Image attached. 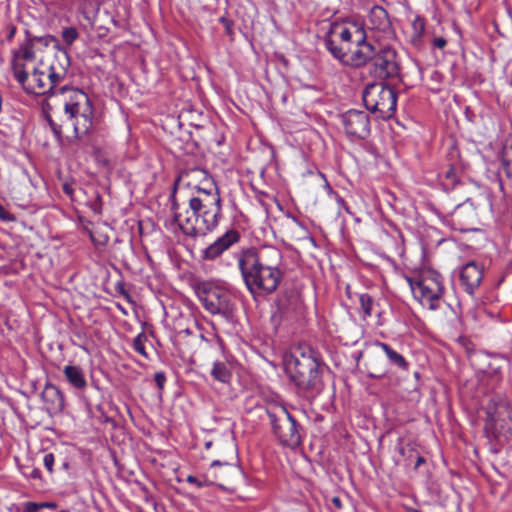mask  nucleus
I'll use <instances>...</instances> for the list:
<instances>
[{
  "instance_id": "f257e3e1",
  "label": "nucleus",
  "mask_w": 512,
  "mask_h": 512,
  "mask_svg": "<svg viewBox=\"0 0 512 512\" xmlns=\"http://www.w3.org/2000/svg\"><path fill=\"white\" fill-rule=\"evenodd\" d=\"M326 50L341 64L359 68L373 62L379 78L395 77L399 73L396 51L389 46H374L367 40L361 23L334 21L329 23L323 35Z\"/></svg>"
},
{
  "instance_id": "f03ea898",
  "label": "nucleus",
  "mask_w": 512,
  "mask_h": 512,
  "mask_svg": "<svg viewBox=\"0 0 512 512\" xmlns=\"http://www.w3.org/2000/svg\"><path fill=\"white\" fill-rule=\"evenodd\" d=\"M185 176L189 178L188 186H191L195 193L190 197L185 213L177 211L179 205L174 194L171 196L174 221L189 237L206 236L218 226L220 220L222 207L218 187L212 176L204 169H191Z\"/></svg>"
},
{
  "instance_id": "7ed1b4c3",
  "label": "nucleus",
  "mask_w": 512,
  "mask_h": 512,
  "mask_svg": "<svg viewBox=\"0 0 512 512\" xmlns=\"http://www.w3.org/2000/svg\"><path fill=\"white\" fill-rule=\"evenodd\" d=\"M245 287L252 295L272 294L279 287L285 264L281 250L274 246L248 247L235 253Z\"/></svg>"
},
{
  "instance_id": "20e7f679",
  "label": "nucleus",
  "mask_w": 512,
  "mask_h": 512,
  "mask_svg": "<svg viewBox=\"0 0 512 512\" xmlns=\"http://www.w3.org/2000/svg\"><path fill=\"white\" fill-rule=\"evenodd\" d=\"M70 66L67 49H58L49 63L40 61L33 66L31 73L28 72L27 82L20 84L28 93L49 97L62 95L69 88L63 83L69 76Z\"/></svg>"
},
{
  "instance_id": "39448f33",
  "label": "nucleus",
  "mask_w": 512,
  "mask_h": 512,
  "mask_svg": "<svg viewBox=\"0 0 512 512\" xmlns=\"http://www.w3.org/2000/svg\"><path fill=\"white\" fill-rule=\"evenodd\" d=\"M62 96L64 121L72 126L75 138L81 139L93 127L92 102L88 95L78 88L69 87Z\"/></svg>"
},
{
  "instance_id": "423d86ee",
  "label": "nucleus",
  "mask_w": 512,
  "mask_h": 512,
  "mask_svg": "<svg viewBox=\"0 0 512 512\" xmlns=\"http://www.w3.org/2000/svg\"><path fill=\"white\" fill-rule=\"evenodd\" d=\"M286 369L291 381L304 396L313 397L321 391L319 362L311 353L300 352L299 355H292L287 360Z\"/></svg>"
},
{
  "instance_id": "0eeeda50",
  "label": "nucleus",
  "mask_w": 512,
  "mask_h": 512,
  "mask_svg": "<svg viewBox=\"0 0 512 512\" xmlns=\"http://www.w3.org/2000/svg\"><path fill=\"white\" fill-rule=\"evenodd\" d=\"M414 298L423 308L436 311L445 305V287L442 276L436 271H427L418 278H408Z\"/></svg>"
},
{
  "instance_id": "6e6552de",
  "label": "nucleus",
  "mask_w": 512,
  "mask_h": 512,
  "mask_svg": "<svg viewBox=\"0 0 512 512\" xmlns=\"http://www.w3.org/2000/svg\"><path fill=\"white\" fill-rule=\"evenodd\" d=\"M204 309L212 315L221 316L226 322L234 321L237 309L233 293L224 286L206 283L198 294Z\"/></svg>"
},
{
  "instance_id": "1a4fd4ad",
  "label": "nucleus",
  "mask_w": 512,
  "mask_h": 512,
  "mask_svg": "<svg viewBox=\"0 0 512 512\" xmlns=\"http://www.w3.org/2000/svg\"><path fill=\"white\" fill-rule=\"evenodd\" d=\"M363 102L367 110L379 119H390L396 112L397 94L384 83L368 85L363 92Z\"/></svg>"
},
{
  "instance_id": "9d476101",
  "label": "nucleus",
  "mask_w": 512,
  "mask_h": 512,
  "mask_svg": "<svg viewBox=\"0 0 512 512\" xmlns=\"http://www.w3.org/2000/svg\"><path fill=\"white\" fill-rule=\"evenodd\" d=\"M268 418L273 433L279 441L288 447H296L301 443L297 421L283 407L275 411H268Z\"/></svg>"
},
{
  "instance_id": "9b49d317",
  "label": "nucleus",
  "mask_w": 512,
  "mask_h": 512,
  "mask_svg": "<svg viewBox=\"0 0 512 512\" xmlns=\"http://www.w3.org/2000/svg\"><path fill=\"white\" fill-rule=\"evenodd\" d=\"M346 134L352 139H366L371 132L368 114L360 110H348L341 116Z\"/></svg>"
},
{
  "instance_id": "f8f14e48",
  "label": "nucleus",
  "mask_w": 512,
  "mask_h": 512,
  "mask_svg": "<svg viewBox=\"0 0 512 512\" xmlns=\"http://www.w3.org/2000/svg\"><path fill=\"white\" fill-rule=\"evenodd\" d=\"M36 48L33 42L27 40L13 53L12 69L18 83H25L28 80L27 63L35 58Z\"/></svg>"
},
{
  "instance_id": "ddd939ff",
  "label": "nucleus",
  "mask_w": 512,
  "mask_h": 512,
  "mask_svg": "<svg viewBox=\"0 0 512 512\" xmlns=\"http://www.w3.org/2000/svg\"><path fill=\"white\" fill-rule=\"evenodd\" d=\"M460 283L465 292L472 295L480 286L483 278V267L474 261L465 264L460 270Z\"/></svg>"
},
{
  "instance_id": "4468645a",
  "label": "nucleus",
  "mask_w": 512,
  "mask_h": 512,
  "mask_svg": "<svg viewBox=\"0 0 512 512\" xmlns=\"http://www.w3.org/2000/svg\"><path fill=\"white\" fill-rule=\"evenodd\" d=\"M239 240L240 234L238 231L234 229L228 230L203 251V258L206 260H214Z\"/></svg>"
},
{
  "instance_id": "2eb2a0df",
  "label": "nucleus",
  "mask_w": 512,
  "mask_h": 512,
  "mask_svg": "<svg viewBox=\"0 0 512 512\" xmlns=\"http://www.w3.org/2000/svg\"><path fill=\"white\" fill-rule=\"evenodd\" d=\"M62 372L67 384L75 392H82L87 388L88 383L82 367L68 364L63 367Z\"/></svg>"
},
{
  "instance_id": "dca6fc26",
  "label": "nucleus",
  "mask_w": 512,
  "mask_h": 512,
  "mask_svg": "<svg viewBox=\"0 0 512 512\" xmlns=\"http://www.w3.org/2000/svg\"><path fill=\"white\" fill-rule=\"evenodd\" d=\"M486 369L484 373L492 378L494 383L502 379L503 370L508 366V359L503 355H487Z\"/></svg>"
},
{
  "instance_id": "f3484780",
  "label": "nucleus",
  "mask_w": 512,
  "mask_h": 512,
  "mask_svg": "<svg viewBox=\"0 0 512 512\" xmlns=\"http://www.w3.org/2000/svg\"><path fill=\"white\" fill-rule=\"evenodd\" d=\"M475 218V210L471 205L460 204L458 205L453 214L452 219L454 223L459 224V230L466 231L470 229Z\"/></svg>"
},
{
  "instance_id": "a211bd4d",
  "label": "nucleus",
  "mask_w": 512,
  "mask_h": 512,
  "mask_svg": "<svg viewBox=\"0 0 512 512\" xmlns=\"http://www.w3.org/2000/svg\"><path fill=\"white\" fill-rule=\"evenodd\" d=\"M375 345L382 349L391 365L404 371L408 370L409 364L406 359L396 350L392 349L390 345L379 341H377Z\"/></svg>"
},
{
  "instance_id": "6ab92c4d",
  "label": "nucleus",
  "mask_w": 512,
  "mask_h": 512,
  "mask_svg": "<svg viewBox=\"0 0 512 512\" xmlns=\"http://www.w3.org/2000/svg\"><path fill=\"white\" fill-rule=\"evenodd\" d=\"M500 159L502 170L507 178L512 179V134H509L504 140Z\"/></svg>"
},
{
  "instance_id": "aec40b11",
  "label": "nucleus",
  "mask_w": 512,
  "mask_h": 512,
  "mask_svg": "<svg viewBox=\"0 0 512 512\" xmlns=\"http://www.w3.org/2000/svg\"><path fill=\"white\" fill-rule=\"evenodd\" d=\"M370 21L374 28L378 30H385L389 27V20L386 11L381 7H375L371 10Z\"/></svg>"
},
{
  "instance_id": "412c9836",
  "label": "nucleus",
  "mask_w": 512,
  "mask_h": 512,
  "mask_svg": "<svg viewBox=\"0 0 512 512\" xmlns=\"http://www.w3.org/2000/svg\"><path fill=\"white\" fill-rule=\"evenodd\" d=\"M211 375L213 378L221 383H228L231 379V372L227 365L223 362H214Z\"/></svg>"
},
{
  "instance_id": "4be33fe9",
  "label": "nucleus",
  "mask_w": 512,
  "mask_h": 512,
  "mask_svg": "<svg viewBox=\"0 0 512 512\" xmlns=\"http://www.w3.org/2000/svg\"><path fill=\"white\" fill-rule=\"evenodd\" d=\"M28 39L30 42H33L36 49H40L41 47H48L51 44H53L57 50L63 49L62 47H59L58 41L51 35L33 36L28 37Z\"/></svg>"
},
{
  "instance_id": "5701e85b",
  "label": "nucleus",
  "mask_w": 512,
  "mask_h": 512,
  "mask_svg": "<svg viewBox=\"0 0 512 512\" xmlns=\"http://www.w3.org/2000/svg\"><path fill=\"white\" fill-rule=\"evenodd\" d=\"M359 303L363 312V318L366 319L368 317H371L374 305L373 298L367 293L360 294Z\"/></svg>"
},
{
  "instance_id": "b1692460",
  "label": "nucleus",
  "mask_w": 512,
  "mask_h": 512,
  "mask_svg": "<svg viewBox=\"0 0 512 512\" xmlns=\"http://www.w3.org/2000/svg\"><path fill=\"white\" fill-rule=\"evenodd\" d=\"M78 38V32L75 28L69 27L62 31V39L67 46H71Z\"/></svg>"
},
{
  "instance_id": "393cba45",
  "label": "nucleus",
  "mask_w": 512,
  "mask_h": 512,
  "mask_svg": "<svg viewBox=\"0 0 512 512\" xmlns=\"http://www.w3.org/2000/svg\"><path fill=\"white\" fill-rule=\"evenodd\" d=\"M444 185L452 188L457 183V174L453 167H449L444 171Z\"/></svg>"
},
{
  "instance_id": "a878e982",
  "label": "nucleus",
  "mask_w": 512,
  "mask_h": 512,
  "mask_svg": "<svg viewBox=\"0 0 512 512\" xmlns=\"http://www.w3.org/2000/svg\"><path fill=\"white\" fill-rule=\"evenodd\" d=\"M144 340H145V336L143 334L137 335L133 340V349L137 353L147 357V353H146L145 346H144Z\"/></svg>"
},
{
  "instance_id": "bb28decb",
  "label": "nucleus",
  "mask_w": 512,
  "mask_h": 512,
  "mask_svg": "<svg viewBox=\"0 0 512 512\" xmlns=\"http://www.w3.org/2000/svg\"><path fill=\"white\" fill-rule=\"evenodd\" d=\"M334 198H335L336 204L338 206L337 214L339 217L341 216L342 210L349 215H353V212L351 211L350 207L348 206L346 201L339 194L334 193Z\"/></svg>"
},
{
  "instance_id": "cd10ccee",
  "label": "nucleus",
  "mask_w": 512,
  "mask_h": 512,
  "mask_svg": "<svg viewBox=\"0 0 512 512\" xmlns=\"http://www.w3.org/2000/svg\"><path fill=\"white\" fill-rule=\"evenodd\" d=\"M54 462H55V456L53 453H46L44 455L43 464L49 473L53 472Z\"/></svg>"
},
{
  "instance_id": "c85d7f7f",
  "label": "nucleus",
  "mask_w": 512,
  "mask_h": 512,
  "mask_svg": "<svg viewBox=\"0 0 512 512\" xmlns=\"http://www.w3.org/2000/svg\"><path fill=\"white\" fill-rule=\"evenodd\" d=\"M40 510L39 503L25 502L22 505V512H38Z\"/></svg>"
},
{
  "instance_id": "c756f323",
  "label": "nucleus",
  "mask_w": 512,
  "mask_h": 512,
  "mask_svg": "<svg viewBox=\"0 0 512 512\" xmlns=\"http://www.w3.org/2000/svg\"><path fill=\"white\" fill-rule=\"evenodd\" d=\"M413 28L418 36H421L425 29V23L422 18H416L413 22Z\"/></svg>"
},
{
  "instance_id": "7c9ffc66",
  "label": "nucleus",
  "mask_w": 512,
  "mask_h": 512,
  "mask_svg": "<svg viewBox=\"0 0 512 512\" xmlns=\"http://www.w3.org/2000/svg\"><path fill=\"white\" fill-rule=\"evenodd\" d=\"M154 380L156 382L157 387L162 390L164 387V384L166 382V375L164 372L160 371L155 373Z\"/></svg>"
},
{
  "instance_id": "2f4dec72",
  "label": "nucleus",
  "mask_w": 512,
  "mask_h": 512,
  "mask_svg": "<svg viewBox=\"0 0 512 512\" xmlns=\"http://www.w3.org/2000/svg\"><path fill=\"white\" fill-rule=\"evenodd\" d=\"M186 481L192 485L199 487V488L207 485V482L205 480H200L199 478L192 476V475H189L187 477Z\"/></svg>"
},
{
  "instance_id": "473e14b6",
  "label": "nucleus",
  "mask_w": 512,
  "mask_h": 512,
  "mask_svg": "<svg viewBox=\"0 0 512 512\" xmlns=\"http://www.w3.org/2000/svg\"><path fill=\"white\" fill-rule=\"evenodd\" d=\"M0 219L3 221H14L15 217L9 213L3 205L0 204Z\"/></svg>"
},
{
  "instance_id": "72a5a7b5",
  "label": "nucleus",
  "mask_w": 512,
  "mask_h": 512,
  "mask_svg": "<svg viewBox=\"0 0 512 512\" xmlns=\"http://www.w3.org/2000/svg\"><path fill=\"white\" fill-rule=\"evenodd\" d=\"M496 422H497V420H496L495 415L490 413V412H488L487 413V420H486V428L490 429V430H494Z\"/></svg>"
},
{
  "instance_id": "f704fd0d",
  "label": "nucleus",
  "mask_w": 512,
  "mask_h": 512,
  "mask_svg": "<svg viewBox=\"0 0 512 512\" xmlns=\"http://www.w3.org/2000/svg\"><path fill=\"white\" fill-rule=\"evenodd\" d=\"M49 125L53 131V133L55 134V136L57 138H61V135H62V129H61V126L56 124L54 121H52L51 119H49Z\"/></svg>"
},
{
  "instance_id": "c9c22d12",
  "label": "nucleus",
  "mask_w": 512,
  "mask_h": 512,
  "mask_svg": "<svg viewBox=\"0 0 512 512\" xmlns=\"http://www.w3.org/2000/svg\"><path fill=\"white\" fill-rule=\"evenodd\" d=\"M24 475L30 479H40L41 471L38 468H31V470L28 473H24Z\"/></svg>"
},
{
  "instance_id": "e433bc0d",
  "label": "nucleus",
  "mask_w": 512,
  "mask_h": 512,
  "mask_svg": "<svg viewBox=\"0 0 512 512\" xmlns=\"http://www.w3.org/2000/svg\"><path fill=\"white\" fill-rule=\"evenodd\" d=\"M447 42L443 37L435 38L433 41V45L436 48L443 49L446 46Z\"/></svg>"
},
{
  "instance_id": "4c0bfd02",
  "label": "nucleus",
  "mask_w": 512,
  "mask_h": 512,
  "mask_svg": "<svg viewBox=\"0 0 512 512\" xmlns=\"http://www.w3.org/2000/svg\"><path fill=\"white\" fill-rule=\"evenodd\" d=\"M40 509L48 508V509H55L57 505L54 502H41L39 503Z\"/></svg>"
},
{
  "instance_id": "58836bf2",
  "label": "nucleus",
  "mask_w": 512,
  "mask_h": 512,
  "mask_svg": "<svg viewBox=\"0 0 512 512\" xmlns=\"http://www.w3.org/2000/svg\"><path fill=\"white\" fill-rule=\"evenodd\" d=\"M16 33V28L12 25L8 26L7 39L10 41Z\"/></svg>"
},
{
  "instance_id": "ea45409f",
  "label": "nucleus",
  "mask_w": 512,
  "mask_h": 512,
  "mask_svg": "<svg viewBox=\"0 0 512 512\" xmlns=\"http://www.w3.org/2000/svg\"><path fill=\"white\" fill-rule=\"evenodd\" d=\"M332 503L335 505V507L337 508H341V500L338 498V497H334L332 499Z\"/></svg>"
},
{
  "instance_id": "a19ab883",
  "label": "nucleus",
  "mask_w": 512,
  "mask_h": 512,
  "mask_svg": "<svg viewBox=\"0 0 512 512\" xmlns=\"http://www.w3.org/2000/svg\"><path fill=\"white\" fill-rule=\"evenodd\" d=\"M423 462H424L423 458H422V457H419V458L417 459L416 467H418V466H419L421 463H423Z\"/></svg>"
},
{
  "instance_id": "79ce46f5",
  "label": "nucleus",
  "mask_w": 512,
  "mask_h": 512,
  "mask_svg": "<svg viewBox=\"0 0 512 512\" xmlns=\"http://www.w3.org/2000/svg\"><path fill=\"white\" fill-rule=\"evenodd\" d=\"M220 464H221V463H220V461L215 460V461H213V462H212V464H211V465H212V466H215V465H220Z\"/></svg>"
},
{
  "instance_id": "37998d69",
  "label": "nucleus",
  "mask_w": 512,
  "mask_h": 512,
  "mask_svg": "<svg viewBox=\"0 0 512 512\" xmlns=\"http://www.w3.org/2000/svg\"><path fill=\"white\" fill-rule=\"evenodd\" d=\"M370 376L373 377V378H380L381 377V375H374V374H370Z\"/></svg>"
},
{
  "instance_id": "c03bdc74",
  "label": "nucleus",
  "mask_w": 512,
  "mask_h": 512,
  "mask_svg": "<svg viewBox=\"0 0 512 512\" xmlns=\"http://www.w3.org/2000/svg\"><path fill=\"white\" fill-rule=\"evenodd\" d=\"M205 446H206V448H210V446H211V442H207V443L205 444Z\"/></svg>"
},
{
  "instance_id": "a18cd8bd",
  "label": "nucleus",
  "mask_w": 512,
  "mask_h": 512,
  "mask_svg": "<svg viewBox=\"0 0 512 512\" xmlns=\"http://www.w3.org/2000/svg\"><path fill=\"white\" fill-rule=\"evenodd\" d=\"M68 467V464L67 463H64L63 464V468H67Z\"/></svg>"
},
{
  "instance_id": "49530a36",
  "label": "nucleus",
  "mask_w": 512,
  "mask_h": 512,
  "mask_svg": "<svg viewBox=\"0 0 512 512\" xmlns=\"http://www.w3.org/2000/svg\"><path fill=\"white\" fill-rule=\"evenodd\" d=\"M65 192L69 193V188L65 187Z\"/></svg>"
},
{
  "instance_id": "de8ad7c7",
  "label": "nucleus",
  "mask_w": 512,
  "mask_h": 512,
  "mask_svg": "<svg viewBox=\"0 0 512 512\" xmlns=\"http://www.w3.org/2000/svg\"><path fill=\"white\" fill-rule=\"evenodd\" d=\"M60 512H67L66 510H61Z\"/></svg>"
}]
</instances>
